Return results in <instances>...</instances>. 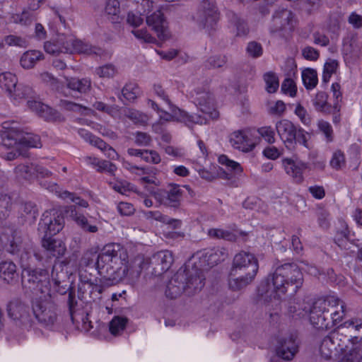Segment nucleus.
<instances>
[{"label": "nucleus", "instance_id": "f257e3e1", "mask_svg": "<svg viewBox=\"0 0 362 362\" xmlns=\"http://www.w3.org/2000/svg\"><path fill=\"white\" fill-rule=\"evenodd\" d=\"M303 284V275L294 262L278 265L258 286V294L266 298L281 299L288 293L294 295Z\"/></svg>", "mask_w": 362, "mask_h": 362}, {"label": "nucleus", "instance_id": "f03ea898", "mask_svg": "<svg viewBox=\"0 0 362 362\" xmlns=\"http://www.w3.org/2000/svg\"><path fill=\"white\" fill-rule=\"evenodd\" d=\"M127 258V250L119 244L106 245L97 256L95 264L98 274L113 283L120 265Z\"/></svg>", "mask_w": 362, "mask_h": 362}, {"label": "nucleus", "instance_id": "7ed1b4c3", "mask_svg": "<svg viewBox=\"0 0 362 362\" xmlns=\"http://www.w3.org/2000/svg\"><path fill=\"white\" fill-rule=\"evenodd\" d=\"M127 258V250L119 244L106 245L97 256L95 264L98 274L113 283L120 265Z\"/></svg>", "mask_w": 362, "mask_h": 362}, {"label": "nucleus", "instance_id": "20e7f679", "mask_svg": "<svg viewBox=\"0 0 362 362\" xmlns=\"http://www.w3.org/2000/svg\"><path fill=\"white\" fill-rule=\"evenodd\" d=\"M194 103L202 115H189L187 112L177 109L175 112V115L178 121L190 127L194 124H206L209 120L218 117V112L214 107V98L210 93L206 91L197 92Z\"/></svg>", "mask_w": 362, "mask_h": 362}, {"label": "nucleus", "instance_id": "39448f33", "mask_svg": "<svg viewBox=\"0 0 362 362\" xmlns=\"http://www.w3.org/2000/svg\"><path fill=\"white\" fill-rule=\"evenodd\" d=\"M21 284L25 293H45L49 287L48 271L42 268H24L21 273Z\"/></svg>", "mask_w": 362, "mask_h": 362}, {"label": "nucleus", "instance_id": "423d86ee", "mask_svg": "<svg viewBox=\"0 0 362 362\" xmlns=\"http://www.w3.org/2000/svg\"><path fill=\"white\" fill-rule=\"evenodd\" d=\"M148 267V259L141 256H137L131 261H128L127 258L120 265L113 284L126 280L129 284L134 286L139 281L143 269H146Z\"/></svg>", "mask_w": 362, "mask_h": 362}, {"label": "nucleus", "instance_id": "0eeeda50", "mask_svg": "<svg viewBox=\"0 0 362 362\" xmlns=\"http://www.w3.org/2000/svg\"><path fill=\"white\" fill-rule=\"evenodd\" d=\"M64 226V218L61 210L52 209L43 213L38 223L37 232L42 237H52Z\"/></svg>", "mask_w": 362, "mask_h": 362}, {"label": "nucleus", "instance_id": "6e6552de", "mask_svg": "<svg viewBox=\"0 0 362 362\" xmlns=\"http://www.w3.org/2000/svg\"><path fill=\"white\" fill-rule=\"evenodd\" d=\"M32 310L38 322L45 327L52 326L57 322V306L52 301L35 300Z\"/></svg>", "mask_w": 362, "mask_h": 362}, {"label": "nucleus", "instance_id": "1a4fd4ad", "mask_svg": "<svg viewBox=\"0 0 362 362\" xmlns=\"http://www.w3.org/2000/svg\"><path fill=\"white\" fill-rule=\"evenodd\" d=\"M259 269L258 260L256 257L250 253L242 251L235 255L233 260L231 271L233 274H247L256 276Z\"/></svg>", "mask_w": 362, "mask_h": 362}, {"label": "nucleus", "instance_id": "9d476101", "mask_svg": "<svg viewBox=\"0 0 362 362\" xmlns=\"http://www.w3.org/2000/svg\"><path fill=\"white\" fill-rule=\"evenodd\" d=\"M41 245L43 249L42 251L34 252V256L40 262L43 261L45 257L59 258L66 250L65 243L61 239L52 237H42Z\"/></svg>", "mask_w": 362, "mask_h": 362}, {"label": "nucleus", "instance_id": "9b49d317", "mask_svg": "<svg viewBox=\"0 0 362 362\" xmlns=\"http://www.w3.org/2000/svg\"><path fill=\"white\" fill-rule=\"evenodd\" d=\"M193 18L200 27L211 28L218 18L214 0H202Z\"/></svg>", "mask_w": 362, "mask_h": 362}, {"label": "nucleus", "instance_id": "f8f14e48", "mask_svg": "<svg viewBox=\"0 0 362 362\" xmlns=\"http://www.w3.org/2000/svg\"><path fill=\"white\" fill-rule=\"evenodd\" d=\"M293 15L290 10L281 8L274 12L270 27L272 33L284 37L293 30Z\"/></svg>", "mask_w": 362, "mask_h": 362}, {"label": "nucleus", "instance_id": "ddd939ff", "mask_svg": "<svg viewBox=\"0 0 362 362\" xmlns=\"http://www.w3.org/2000/svg\"><path fill=\"white\" fill-rule=\"evenodd\" d=\"M150 8L144 9L143 15L146 16L147 25L156 33L160 40H165L170 37V32L168 28V23L163 13L160 10L150 13Z\"/></svg>", "mask_w": 362, "mask_h": 362}, {"label": "nucleus", "instance_id": "4468645a", "mask_svg": "<svg viewBox=\"0 0 362 362\" xmlns=\"http://www.w3.org/2000/svg\"><path fill=\"white\" fill-rule=\"evenodd\" d=\"M207 268L201 267L198 262H195L194 265L191 268H187L182 272H185V274L187 277L186 279L187 293L189 295L194 294L200 291L205 284L204 271Z\"/></svg>", "mask_w": 362, "mask_h": 362}, {"label": "nucleus", "instance_id": "2eb2a0df", "mask_svg": "<svg viewBox=\"0 0 362 362\" xmlns=\"http://www.w3.org/2000/svg\"><path fill=\"white\" fill-rule=\"evenodd\" d=\"M320 302L325 304V313L331 321V328L342 320L346 313V305L344 301L332 296Z\"/></svg>", "mask_w": 362, "mask_h": 362}, {"label": "nucleus", "instance_id": "dca6fc26", "mask_svg": "<svg viewBox=\"0 0 362 362\" xmlns=\"http://www.w3.org/2000/svg\"><path fill=\"white\" fill-rule=\"evenodd\" d=\"M197 255H199V265L208 269L224 261L228 257V252L225 248L217 247L205 249L197 253Z\"/></svg>", "mask_w": 362, "mask_h": 362}, {"label": "nucleus", "instance_id": "f3484780", "mask_svg": "<svg viewBox=\"0 0 362 362\" xmlns=\"http://www.w3.org/2000/svg\"><path fill=\"white\" fill-rule=\"evenodd\" d=\"M298 351V341L296 336L291 334L278 340L276 353L279 358L284 361H291Z\"/></svg>", "mask_w": 362, "mask_h": 362}, {"label": "nucleus", "instance_id": "a211bd4d", "mask_svg": "<svg viewBox=\"0 0 362 362\" xmlns=\"http://www.w3.org/2000/svg\"><path fill=\"white\" fill-rule=\"evenodd\" d=\"M276 129L286 147L288 149L295 148V139L297 127L288 119H281L276 124Z\"/></svg>", "mask_w": 362, "mask_h": 362}, {"label": "nucleus", "instance_id": "6ab92c4d", "mask_svg": "<svg viewBox=\"0 0 362 362\" xmlns=\"http://www.w3.org/2000/svg\"><path fill=\"white\" fill-rule=\"evenodd\" d=\"M325 303H320L318 300L315 302L308 310L310 321L317 329H328L331 328V321L325 313ZM305 312L307 313L308 310H305Z\"/></svg>", "mask_w": 362, "mask_h": 362}, {"label": "nucleus", "instance_id": "aec40b11", "mask_svg": "<svg viewBox=\"0 0 362 362\" xmlns=\"http://www.w3.org/2000/svg\"><path fill=\"white\" fill-rule=\"evenodd\" d=\"M173 255L169 250H161L154 254L148 260V266L153 267L155 275L159 276L167 272L173 262Z\"/></svg>", "mask_w": 362, "mask_h": 362}, {"label": "nucleus", "instance_id": "412c9836", "mask_svg": "<svg viewBox=\"0 0 362 362\" xmlns=\"http://www.w3.org/2000/svg\"><path fill=\"white\" fill-rule=\"evenodd\" d=\"M7 310L11 318L20 321L23 325H29L32 321L29 306L20 299L11 301Z\"/></svg>", "mask_w": 362, "mask_h": 362}, {"label": "nucleus", "instance_id": "4be33fe9", "mask_svg": "<svg viewBox=\"0 0 362 362\" xmlns=\"http://www.w3.org/2000/svg\"><path fill=\"white\" fill-rule=\"evenodd\" d=\"M182 191L177 185H171L168 189L156 194L159 202L168 207L178 208L181 203Z\"/></svg>", "mask_w": 362, "mask_h": 362}, {"label": "nucleus", "instance_id": "5701e85b", "mask_svg": "<svg viewBox=\"0 0 362 362\" xmlns=\"http://www.w3.org/2000/svg\"><path fill=\"white\" fill-rule=\"evenodd\" d=\"M104 289V286L101 284H95L90 280H81L78 284V291L82 299L90 302L100 300Z\"/></svg>", "mask_w": 362, "mask_h": 362}, {"label": "nucleus", "instance_id": "b1692460", "mask_svg": "<svg viewBox=\"0 0 362 362\" xmlns=\"http://www.w3.org/2000/svg\"><path fill=\"white\" fill-rule=\"evenodd\" d=\"M71 43H73L72 36L61 35L56 40L45 42L44 48L46 52L51 54H71V49H73Z\"/></svg>", "mask_w": 362, "mask_h": 362}, {"label": "nucleus", "instance_id": "393cba45", "mask_svg": "<svg viewBox=\"0 0 362 362\" xmlns=\"http://www.w3.org/2000/svg\"><path fill=\"white\" fill-rule=\"evenodd\" d=\"M187 277L185 274V272L181 269L178 270L169 281L165 295L171 299L176 298L180 296L183 291L187 292L186 279Z\"/></svg>", "mask_w": 362, "mask_h": 362}, {"label": "nucleus", "instance_id": "a878e982", "mask_svg": "<svg viewBox=\"0 0 362 362\" xmlns=\"http://www.w3.org/2000/svg\"><path fill=\"white\" fill-rule=\"evenodd\" d=\"M21 129L11 127L7 122L3 123V130L0 132V144L6 148L18 149Z\"/></svg>", "mask_w": 362, "mask_h": 362}, {"label": "nucleus", "instance_id": "bb28decb", "mask_svg": "<svg viewBox=\"0 0 362 362\" xmlns=\"http://www.w3.org/2000/svg\"><path fill=\"white\" fill-rule=\"evenodd\" d=\"M282 165L286 174L291 176L296 182H303V173L308 168L307 163L298 159L284 158Z\"/></svg>", "mask_w": 362, "mask_h": 362}, {"label": "nucleus", "instance_id": "cd10ccee", "mask_svg": "<svg viewBox=\"0 0 362 362\" xmlns=\"http://www.w3.org/2000/svg\"><path fill=\"white\" fill-rule=\"evenodd\" d=\"M78 133L85 141L97 147L102 151L106 152L105 154L110 159H115L117 157L118 155L116 151L100 138L93 135L84 129H79Z\"/></svg>", "mask_w": 362, "mask_h": 362}, {"label": "nucleus", "instance_id": "c85d7f7f", "mask_svg": "<svg viewBox=\"0 0 362 362\" xmlns=\"http://www.w3.org/2000/svg\"><path fill=\"white\" fill-rule=\"evenodd\" d=\"M52 279L54 290L61 295H64L67 292L69 293V291L74 290L69 285L67 275L62 269L60 272H58L57 268L54 266L52 272Z\"/></svg>", "mask_w": 362, "mask_h": 362}, {"label": "nucleus", "instance_id": "c756f323", "mask_svg": "<svg viewBox=\"0 0 362 362\" xmlns=\"http://www.w3.org/2000/svg\"><path fill=\"white\" fill-rule=\"evenodd\" d=\"M66 212L67 216L74 221L83 231L88 233H96L98 231V227L90 224L87 218L81 214L74 206H69Z\"/></svg>", "mask_w": 362, "mask_h": 362}, {"label": "nucleus", "instance_id": "7c9ffc66", "mask_svg": "<svg viewBox=\"0 0 362 362\" xmlns=\"http://www.w3.org/2000/svg\"><path fill=\"white\" fill-rule=\"evenodd\" d=\"M230 143L232 146L243 152H250L255 146L243 131H236L232 133L230 136Z\"/></svg>", "mask_w": 362, "mask_h": 362}, {"label": "nucleus", "instance_id": "2f4dec72", "mask_svg": "<svg viewBox=\"0 0 362 362\" xmlns=\"http://www.w3.org/2000/svg\"><path fill=\"white\" fill-rule=\"evenodd\" d=\"M256 276H252L243 273L240 274H233V271L230 272L228 285L233 291H240L245 288L250 284L255 279Z\"/></svg>", "mask_w": 362, "mask_h": 362}, {"label": "nucleus", "instance_id": "473e14b6", "mask_svg": "<svg viewBox=\"0 0 362 362\" xmlns=\"http://www.w3.org/2000/svg\"><path fill=\"white\" fill-rule=\"evenodd\" d=\"M34 103L40 116L46 121L51 122H62L65 121V117L57 110L38 102H35Z\"/></svg>", "mask_w": 362, "mask_h": 362}, {"label": "nucleus", "instance_id": "72a5a7b5", "mask_svg": "<svg viewBox=\"0 0 362 362\" xmlns=\"http://www.w3.org/2000/svg\"><path fill=\"white\" fill-rule=\"evenodd\" d=\"M65 79L67 88L74 91L86 94L91 90L92 82L89 78L66 77Z\"/></svg>", "mask_w": 362, "mask_h": 362}, {"label": "nucleus", "instance_id": "f704fd0d", "mask_svg": "<svg viewBox=\"0 0 362 362\" xmlns=\"http://www.w3.org/2000/svg\"><path fill=\"white\" fill-rule=\"evenodd\" d=\"M0 277L8 284L15 283L18 278L16 265L11 261L1 262L0 263Z\"/></svg>", "mask_w": 362, "mask_h": 362}, {"label": "nucleus", "instance_id": "c9c22d12", "mask_svg": "<svg viewBox=\"0 0 362 362\" xmlns=\"http://www.w3.org/2000/svg\"><path fill=\"white\" fill-rule=\"evenodd\" d=\"M73 43L71 49V54L73 53H78V54H96L100 55L102 53V49L99 47H93L92 45L86 43L82 40L76 39L74 36H72Z\"/></svg>", "mask_w": 362, "mask_h": 362}, {"label": "nucleus", "instance_id": "e433bc0d", "mask_svg": "<svg viewBox=\"0 0 362 362\" xmlns=\"http://www.w3.org/2000/svg\"><path fill=\"white\" fill-rule=\"evenodd\" d=\"M33 90L27 85L19 83L13 88L11 93H8V97L13 100L20 102L22 100L33 98Z\"/></svg>", "mask_w": 362, "mask_h": 362}, {"label": "nucleus", "instance_id": "4c0bfd02", "mask_svg": "<svg viewBox=\"0 0 362 362\" xmlns=\"http://www.w3.org/2000/svg\"><path fill=\"white\" fill-rule=\"evenodd\" d=\"M335 335V333H330L321 342L320 352L321 356L326 360L330 359L333 353L336 351V346L334 342Z\"/></svg>", "mask_w": 362, "mask_h": 362}, {"label": "nucleus", "instance_id": "58836bf2", "mask_svg": "<svg viewBox=\"0 0 362 362\" xmlns=\"http://www.w3.org/2000/svg\"><path fill=\"white\" fill-rule=\"evenodd\" d=\"M42 53L40 51H27L21 57V65L24 69H31L35 65L37 62L42 59Z\"/></svg>", "mask_w": 362, "mask_h": 362}, {"label": "nucleus", "instance_id": "ea45409f", "mask_svg": "<svg viewBox=\"0 0 362 362\" xmlns=\"http://www.w3.org/2000/svg\"><path fill=\"white\" fill-rule=\"evenodd\" d=\"M327 99L328 95L325 92H318L312 100L315 109L323 114L330 112L332 105L327 102Z\"/></svg>", "mask_w": 362, "mask_h": 362}, {"label": "nucleus", "instance_id": "a19ab883", "mask_svg": "<svg viewBox=\"0 0 362 362\" xmlns=\"http://www.w3.org/2000/svg\"><path fill=\"white\" fill-rule=\"evenodd\" d=\"M230 23L236 29V35L238 36L245 35L248 33V27L245 21L240 18L236 13L229 11L227 13Z\"/></svg>", "mask_w": 362, "mask_h": 362}, {"label": "nucleus", "instance_id": "79ce46f5", "mask_svg": "<svg viewBox=\"0 0 362 362\" xmlns=\"http://www.w3.org/2000/svg\"><path fill=\"white\" fill-rule=\"evenodd\" d=\"M18 83L16 76L11 72H4L0 74V87L4 90L7 94L11 93L13 88Z\"/></svg>", "mask_w": 362, "mask_h": 362}, {"label": "nucleus", "instance_id": "37998d69", "mask_svg": "<svg viewBox=\"0 0 362 362\" xmlns=\"http://www.w3.org/2000/svg\"><path fill=\"white\" fill-rule=\"evenodd\" d=\"M17 179L30 180L34 178L33 163L19 164L14 169Z\"/></svg>", "mask_w": 362, "mask_h": 362}, {"label": "nucleus", "instance_id": "c03bdc74", "mask_svg": "<svg viewBox=\"0 0 362 362\" xmlns=\"http://www.w3.org/2000/svg\"><path fill=\"white\" fill-rule=\"evenodd\" d=\"M25 147L38 148L41 147L40 139L37 135L24 132L21 129L19 146Z\"/></svg>", "mask_w": 362, "mask_h": 362}, {"label": "nucleus", "instance_id": "a18cd8bd", "mask_svg": "<svg viewBox=\"0 0 362 362\" xmlns=\"http://www.w3.org/2000/svg\"><path fill=\"white\" fill-rule=\"evenodd\" d=\"M124 115L136 125L145 126L148 121V117L136 110L127 109L124 111Z\"/></svg>", "mask_w": 362, "mask_h": 362}, {"label": "nucleus", "instance_id": "49530a36", "mask_svg": "<svg viewBox=\"0 0 362 362\" xmlns=\"http://www.w3.org/2000/svg\"><path fill=\"white\" fill-rule=\"evenodd\" d=\"M302 80L307 89H313L318 81L317 71L313 69H305L302 72Z\"/></svg>", "mask_w": 362, "mask_h": 362}, {"label": "nucleus", "instance_id": "de8ad7c7", "mask_svg": "<svg viewBox=\"0 0 362 362\" xmlns=\"http://www.w3.org/2000/svg\"><path fill=\"white\" fill-rule=\"evenodd\" d=\"M127 323V319L126 317L116 316L112 318L110 322V332L113 335H117L122 332Z\"/></svg>", "mask_w": 362, "mask_h": 362}, {"label": "nucleus", "instance_id": "09e8293b", "mask_svg": "<svg viewBox=\"0 0 362 362\" xmlns=\"http://www.w3.org/2000/svg\"><path fill=\"white\" fill-rule=\"evenodd\" d=\"M264 80L266 83V90L268 93L276 92L279 86V78L273 72H268L264 75Z\"/></svg>", "mask_w": 362, "mask_h": 362}, {"label": "nucleus", "instance_id": "8fccbe9b", "mask_svg": "<svg viewBox=\"0 0 362 362\" xmlns=\"http://www.w3.org/2000/svg\"><path fill=\"white\" fill-rule=\"evenodd\" d=\"M218 163L225 165L228 170L233 172L235 174H239L243 170L238 163L229 159L226 155H221L218 157Z\"/></svg>", "mask_w": 362, "mask_h": 362}, {"label": "nucleus", "instance_id": "3c124183", "mask_svg": "<svg viewBox=\"0 0 362 362\" xmlns=\"http://www.w3.org/2000/svg\"><path fill=\"white\" fill-rule=\"evenodd\" d=\"M335 243L341 249L349 250L348 241L349 240V231L345 227L341 231H338L334 237Z\"/></svg>", "mask_w": 362, "mask_h": 362}, {"label": "nucleus", "instance_id": "603ef678", "mask_svg": "<svg viewBox=\"0 0 362 362\" xmlns=\"http://www.w3.org/2000/svg\"><path fill=\"white\" fill-rule=\"evenodd\" d=\"M228 59L226 56H212L210 57L204 63L207 69H216L224 66L227 63Z\"/></svg>", "mask_w": 362, "mask_h": 362}, {"label": "nucleus", "instance_id": "864d4df0", "mask_svg": "<svg viewBox=\"0 0 362 362\" xmlns=\"http://www.w3.org/2000/svg\"><path fill=\"white\" fill-rule=\"evenodd\" d=\"M38 211L36 205L33 202H25L21 205V214L30 220L35 219Z\"/></svg>", "mask_w": 362, "mask_h": 362}, {"label": "nucleus", "instance_id": "5fc2aeb1", "mask_svg": "<svg viewBox=\"0 0 362 362\" xmlns=\"http://www.w3.org/2000/svg\"><path fill=\"white\" fill-rule=\"evenodd\" d=\"M95 73L100 78H112L117 73V70L115 66L111 64H107L100 66L95 69Z\"/></svg>", "mask_w": 362, "mask_h": 362}, {"label": "nucleus", "instance_id": "6e6d98bb", "mask_svg": "<svg viewBox=\"0 0 362 362\" xmlns=\"http://www.w3.org/2000/svg\"><path fill=\"white\" fill-rule=\"evenodd\" d=\"M122 96L129 101L134 100L139 94V88L136 84H126L122 90Z\"/></svg>", "mask_w": 362, "mask_h": 362}, {"label": "nucleus", "instance_id": "4d7b16f0", "mask_svg": "<svg viewBox=\"0 0 362 362\" xmlns=\"http://www.w3.org/2000/svg\"><path fill=\"white\" fill-rule=\"evenodd\" d=\"M59 106L65 110L75 112L82 113L84 110H87L86 107L67 100H60Z\"/></svg>", "mask_w": 362, "mask_h": 362}, {"label": "nucleus", "instance_id": "13d9d810", "mask_svg": "<svg viewBox=\"0 0 362 362\" xmlns=\"http://www.w3.org/2000/svg\"><path fill=\"white\" fill-rule=\"evenodd\" d=\"M317 127L322 132L327 142H332L334 140V132L331 124L323 119L319 120Z\"/></svg>", "mask_w": 362, "mask_h": 362}, {"label": "nucleus", "instance_id": "bf43d9fd", "mask_svg": "<svg viewBox=\"0 0 362 362\" xmlns=\"http://www.w3.org/2000/svg\"><path fill=\"white\" fill-rule=\"evenodd\" d=\"M209 234L211 237L222 238L229 241H234L236 239V235L234 233L223 229H211L209 231Z\"/></svg>", "mask_w": 362, "mask_h": 362}, {"label": "nucleus", "instance_id": "052dcab7", "mask_svg": "<svg viewBox=\"0 0 362 362\" xmlns=\"http://www.w3.org/2000/svg\"><path fill=\"white\" fill-rule=\"evenodd\" d=\"M346 164L344 153L338 150L335 151L330 160V165L335 170H339Z\"/></svg>", "mask_w": 362, "mask_h": 362}, {"label": "nucleus", "instance_id": "680f3d73", "mask_svg": "<svg viewBox=\"0 0 362 362\" xmlns=\"http://www.w3.org/2000/svg\"><path fill=\"white\" fill-rule=\"evenodd\" d=\"M67 305L69 308V315L73 322L75 320V315L76 313V307L78 305V301L75 296V290H71L69 293Z\"/></svg>", "mask_w": 362, "mask_h": 362}, {"label": "nucleus", "instance_id": "e2e57ef3", "mask_svg": "<svg viewBox=\"0 0 362 362\" xmlns=\"http://www.w3.org/2000/svg\"><path fill=\"white\" fill-rule=\"evenodd\" d=\"M33 14L28 11H23L21 14H16L13 16V21L23 25H28L32 23Z\"/></svg>", "mask_w": 362, "mask_h": 362}, {"label": "nucleus", "instance_id": "0e129e2a", "mask_svg": "<svg viewBox=\"0 0 362 362\" xmlns=\"http://www.w3.org/2000/svg\"><path fill=\"white\" fill-rule=\"evenodd\" d=\"M134 143L140 146H149L152 142L151 136L143 132H136L134 134Z\"/></svg>", "mask_w": 362, "mask_h": 362}, {"label": "nucleus", "instance_id": "69168bd1", "mask_svg": "<svg viewBox=\"0 0 362 362\" xmlns=\"http://www.w3.org/2000/svg\"><path fill=\"white\" fill-rule=\"evenodd\" d=\"M105 11L107 15L117 17L120 11L118 0H107L105 4ZM115 20V18H113Z\"/></svg>", "mask_w": 362, "mask_h": 362}, {"label": "nucleus", "instance_id": "338daca9", "mask_svg": "<svg viewBox=\"0 0 362 362\" xmlns=\"http://www.w3.org/2000/svg\"><path fill=\"white\" fill-rule=\"evenodd\" d=\"M153 92L159 98H160V100L164 103L168 105L171 110L175 108V107L173 106V105L172 104V103L170 100L169 95H168V93H166L165 89L160 85H159V84L154 85Z\"/></svg>", "mask_w": 362, "mask_h": 362}, {"label": "nucleus", "instance_id": "774afa93", "mask_svg": "<svg viewBox=\"0 0 362 362\" xmlns=\"http://www.w3.org/2000/svg\"><path fill=\"white\" fill-rule=\"evenodd\" d=\"M246 51L248 55L257 58L262 54L263 49L260 43L252 41L247 44Z\"/></svg>", "mask_w": 362, "mask_h": 362}]
</instances>
